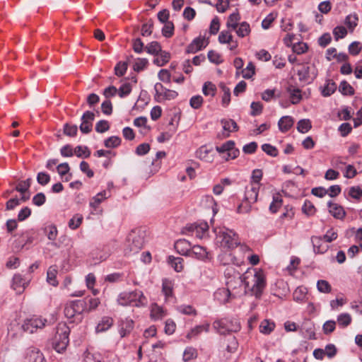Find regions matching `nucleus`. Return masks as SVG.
Here are the masks:
<instances>
[{
	"label": "nucleus",
	"instance_id": "obj_29",
	"mask_svg": "<svg viewBox=\"0 0 362 362\" xmlns=\"http://www.w3.org/2000/svg\"><path fill=\"white\" fill-rule=\"evenodd\" d=\"M170 55L167 52H161L157 55V57L154 59L153 63L158 66H164L168 61L170 60Z\"/></svg>",
	"mask_w": 362,
	"mask_h": 362
},
{
	"label": "nucleus",
	"instance_id": "obj_7",
	"mask_svg": "<svg viewBox=\"0 0 362 362\" xmlns=\"http://www.w3.org/2000/svg\"><path fill=\"white\" fill-rule=\"evenodd\" d=\"M154 99L158 103L173 100L178 95L177 91L164 87L160 83H156L154 85Z\"/></svg>",
	"mask_w": 362,
	"mask_h": 362
},
{
	"label": "nucleus",
	"instance_id": "obj_51",
	"mask_svg": "<svg viewBox=\"0 0 362 362\" xmlns=\"http://www.w3.org/2000/svg\"><path fill=\"white\" fill-rule=\"evenodd\" d=\"M132 89L131 84L129 83H125L117 89L118 95L120 98H124L130 94Z\"/></svg>",
	"mask_w": 362,
	"mask_h": 362
},
{
	"label": "nucleus",
	"instance_id": "obj_44",
	"mask_svg": "<svg viewBox=\"0 0 362 362\" xmlns=\"http://www.w3.org/2000/svg\"><path fill=\"white\" fill-rule=\"evenodd\" d=\"M146 49L148 53L153 55H158L159 52H161L160 45L156 41L149 43Z\"/></svg>",
	"mask_w": 362,
	"mask_h": 362
},
{
	"label": "nucleus",
	"instance_id": "obj_5",
	"mask_svg": "<svg viewBox=\"0 0 362 362\" xmlns=\"http://www.w3.org/2000/svg\"><path fill=\"white\" fill-rule=\"evenodd\" d=\"M146 230L144 227L136 228L131 230L127 236L129 247L132 249H141L144 246Z\"/></svg>",
	"mask_w": 362,
	"mask_h": 362
},
{
	"label": "nucleus",
	"instance_id": "obj_50",
	"mask_svg": "<svg viewBox=\"0 0 362 362\" xmlns=\"http://www.w3.org/2000/svg\"><path fill=\"white\" fill-rule=\"evenodd\" d=\"M235 143L233 141H228V158L235 159L240 153L238 148H234Z\"/></svg>",
	"mask_w": 362,
	"mask_h": 362
},
{
	"label": "nucleus",
	"instance_id": "obj_42",
	"mask_svg": "<svg viewBox=\"0 0 362 362\" xmlns=\"http://www.w3.org/2000/svg\"><path fill=\"white\" fill-rule=\"evenodd\" d=\"M121 144V139L119 136H112L104 141V145L107 148H116Z\"/></svg>",
	"mask_w": 362,
	"mask_h": 362
},
{
	"label": "nucleus",
	"instance_id": "obj_2",
	"mask_svg": "<svg viewBox=\"0 0 362 362\" xmlns=\"http://www.w3.org/2000/svg\"><path fill=\"white\" fill-rule=\"evenodd\" d=\"M86 309V303L82 300H76L66 303L64 315L70 322H79L83 319V313Z\"/></svg>",
	"mask_w": 362,
	"mask_h": 362
},
{
	"label": "nucleus",
	"instance_id": "obj_34",
	"mask_svg": "<svg viewBox=\"0 0 362 362\" xmlns=\"http://www.w3.org/2000/svg\"><path fill=\"white\" fill-rule=\"evenodd\" d=\"M310 66L308 64H303L301 66L300 69L298 70V75L299 76V79L300 81H308L311 78L310 74Z\"/></svg>",
	"mask_w": 362,
	"mask_h": 362
},
{
	"label": "nucleus",
	"instance_id": "obj_47",
	"mask_svg": "<svg viewBox=\"0 0 362 362\" xmlns=\"http://www.w3.org/2000/svg\"><path fill=\"white\" fill-rule=\"evenodd\" d=\"M302 211L307 216H313L315 214L316 209L310 201L305 200L302 207Z\"/></svg>",
	"mask_w": 362,
	"mask_h": 362
},
{
	"label": "nucleus",
	"instance_id": "obj_23",
	"mask_svg": "<svg viewBox=\"0 0 362 362\" xmlns=\"http://www.w3.org/2000/svg\"><path fill=\"white\" fill-rule=\"evenodd\" d=\"M113 325V319L110 317H103L95 327L96 332H103L109 329Z\"/></svg>",
	"mask_w": 362,
	"mask_h": 362
},
{
	"label": "nucleus",
	"instance_id": "obj_26",
	"mask_svg": "<svg viewBox=\"0 0 362 362\" xmlns=\"http://www.w3.org/2000/svg\"><path fill=\"white\" fill-rule=\"evenodd\" d=\"M213 328L220 335H225L226 333V320L224 318L217 319L213 322Z\"/></svg>",
	"mask_w": 362,
	"mask_h": 362
},
{
	"label": "nucleus",
	"instance_id": "obj_1",
	"mask_svg": "<svg viewBox=\"0 0 362 362\" xmlns=\"http://www.w3.org/2000/svg\"><path fill=\"white\" fill-rule=\"evenodd\" d=\"M117 301L122 306L144 307L148 303L147 298L139 290L124 291L118 295Z\"/></svg>",
	"mask_w": 362,
	"mask_h": 362
},
{
	"label": "nucleus",
	"instance_id": "obj_64",
	"mask_svg": "<svg viewBox=\"0 0 362 362\" xmlns=\"http://www.w3.org/2000/svg\"><path fill=\"white\" fill-rule=\"evenodd\" d=\"M347 34V30L344 26H337L333 30V35L337 41L340 38H344Z\"/></svg>",
	"mask_w": 362,
	"mask_h": 362
},
{
	"label": "nucleus",
	"instance_id": "obj_53",
	"mask_svg": "<svg viewBox=\"0 0 362 362\" xmlns=\"http://www.w3.org/2000/svg\"><path fill=\"white\" fill-rule=\"evenodd\" d=\"M195 246H192L189 241L185 239L177 240L174 244V249H194Z\"/></svg>",
	"mask_w": 362,
	"mask_h": 362
},
{
	"label": "nucleus",
	"instance_id": "obj_35",
	"mask_svg": "<svg viewBox=\"0 0 362 362\" xmlns=\"http://www.w3.org/2000/svg\"><path fill=\"white\" fill-rule=\"evenodd\" d=\"M82 362H102V356L99 353H91L86 351Z\"/></svg>",
	"mask_w": 362,
	"mask_h": 362
},
{
	"label": "nucleus",
	"instance_id": "obj_9",
	"mask_svg": "<svg viewBox=\"0 0 362 362\" xmlns=\"http://www.w3.org/2000/svg\"><path fill=\"white\" fill-rule=\"evenodd\" d=\"M95 119V115L90 111H86L81 117V123L80 130L83 134H88L93 128V122Z\"/></svg>",
	"mask_w": 362,
	"mask_h": 362
},
{
	"label": "nucleus",
	"instance_id": "obj_45",
	"mask_svg": "<svg viewBox=\"0 0 362 362\" xmlns=\"http://www.w3.org/2000/svg\"><path fill=\"white\" fill-rule=\"evenodd\" d=\"M317 288L320 292L324 293H329L332 291L331 285L325 280H318L317 282Z\"/></svg>",
	"mask_w": 362,
	"mask_h": 362
},
{
	"label": "nucleus",
	"instance_id": "obj_8",
	"mask_svg": "<svg viewBox=\"0 0 362 362\" xmlns=\"http://www.w3.org/2000/svg\"><path fill=\"white\" fill-rule=\"evenodd\" d=\"M209 230V225L205 221H199L187 224L183 229V233L195 235L198 238H203L206 236Z\"/></svg>",
	"mask_w": 362,
	"mask_h": 362
},
{
	"label": "nucleus",
	"instance_id": "obj_48",
	"mask_svg": "<svg viewBox=\"0 0 362 362\" xmlns=\"http://www.w3.org/2000/svg\"><path fill=\"white\" fill-rule=\"evenodd\" d=\"M291 101L293 104L298 103L301 98L300 90L298 88H289Z\"/></svg>",
	"mask_w": 362,
	"mask_h": 362
},
{
	"label": "nucleus",
	"instance_id": "obj_3",
	"mask_svg": "<svg viewBox=\"0 0 362 362\" xmlns=\"http://www.w3.org/2000/svg\"><path fill=\"white\" fill-rule=\"evenodd\" d=\"M259 185L257 184H250L246 187L245 197L238 207L239 213H248L251 209V205L257 200Z\"/></svg>",
	"mask_w": 362,
	"mask_h": 362
},
{
	"label": "nucleus",
	"instance_id": "obj_12",
	"mask_svg": "<svg viewBox=\"0 0 362 362\" xmlns=\"http://www.w3.org/2000/svg\"><path fill=\"white\" fill-rule=\"evenodd\" d=\"M134 321L126 317L121 319L118 322V332L122 338L129 335L134 329Z\"/></svg>",
	"mask_w": 362,
	"mask_h": 362
},
{
	"label": "nucleus",
	"instance_id": "obj_10",
	"mask_svg": "<svg viewBox=\"0 0 362 362\" xmlns=\"http://www.w3.org/2000/svg\"><path fill=\"white\" fill-rule=\"evenodd\" d=\"M253 285L252 286V291L254 294L259 297L265 287V279L264 274L261 272H255L253 276Z\"/></svg>",
	"mask_w": 362,
	"mask_h": 362
},
{
	"label": "nucleus",
	"instance_id": "obj_22",
	"mask_svg": "<svg viewBox=\"0 0 362 362\" xmlns=\"http://www.w3.org/2000/svg\"><path fill=\"white\" fill-rule=\"evenodd\" d=\"M293 124L294 120L291 116H284L279 119L278 127L281 132H286L293 127Z\"/></svg>",
	"mask_w": 362,
	"mask_h": 362
},
{
	"label": "nucleus",
	"instance_id": "obj_30",
	"mask_svg": "<svg viewBox=\"0 0 362 362\" xmlns=\"http://www.w3.org/2000/svg\"><path fill=\"white\" fill-rule=\"evenodd\" d=\"M275 324L269 320H264L259 325V331L264 334H270L274 329Z\"/></svg>",
	"mask_w": 362,
	"mask_h": 362
},
{
	"label": "nucleus",
	"instance_id": "obj_62",
	"mask_svg": "<svg viewBox=\"0 0 362 362\" xmlns=\"http://www.w3.org/2000/svg\"><path fill=\"white\" fill-rule=\"evenodd\" d=\"M305 288L298 287L293 292V299L297 302L303 300L306 296Z\"/></svg>",
	"mask_w": 362,
	"mask_h": 362
},
{
	"label": "nucleus",
	"instance_id": "obj_13",
	"mask_svg": "<svg viewBox=\"0 0 362 362\" xmlns=\"http://www.w3.org/2000/svg\"><path fill=\"white\" fill-rule=\"evenodd\" d=\"M29 281V280L23 278L21 274H16L12 279L11 287L17 293L20 294L28 286Z\"/></svg>",
	"mask_w": 362,
	"mask_h": 362
},
{
	"label": "nucleus",
	"instance_id": "obj_6",
	"mask_svg": "<svg viewBox=\"0 0 362 362\" xmlns=\"http://www.w3.org/2000/svg\"><path fill=\"white\" fill-rule=\"evenodd\" d=\"M47 323V320L46 318L41 316L33 315L23 321L22 329L23 331L32 334L37 332L38 329H43Z\"/></svg>",
	"mask_w": 362,
	"mask_h": 362
},
{
	"label": "nucleus",
	"instance_id": "obj_59",
	"mask_svg": "<svg viewBox=\"0 0 362 362\" xmlns=\"http://www.w3.org/2000/svg\"><path fill=\"white\" fill-rule=\"evenodd\" d=\"M175 329L176 325L175 322L171 319H168L165 323V333L168 335H171L175 332Z\"/></svg>",
	"mask_w": 362,
	"mask_h": 362
},
{
	"label": "nucleus",
	"instance_id": "obj_61",
	"mask_svg": "<svg viewBox=\"0 0 362 362\" xmlns=\"http://www.w3.org/2000/svg\"><path fill=\"white\" fill-rule=\"evenodd\" d=\"M208 58L211 62L216 64L223 62V57L215 51H209L208 53Z\"/></svg>",
	"mask_w": 362,
	"mask_h": 362
},
{
	"label": "nucleus",
	"instance_id": "obj_60",
	"mask_svg": "<svg viewBox=\"0 0 362 362\" xmlns=\"http://www.w3.org/2000/svg\"><path fill=\"white\" fill-rule=\"evenodd\" d=\"M83 217L81 215L74 216L69 221V226L71 229H76L81 223Z\"/></svg>",
	"mask_w": 362,
	"mask_h": 362
},
{
	"label": "nucleus",
	"instance_id": "obj_37",
	"mask_svg": "<svg viewBox=\"0 0 362 362\" xmlns=\"http://www.w3.org/2000/svg\"><path fill=\"white\" fill-rule=\"evenodd\" d=\"M216 91V86L210 81L204 83L202 92L206 96H214Z\"/></svg>",
	"mask_w": 362,
	"mask_h": 362
},
{
	"label": "nucleus",
	"instance_id": "obj_41",
	"mask_svg": "<svg viewBox=\"0 0 362 362\" xmlns=\"http://www.w3.org/2000/svg\"><path fill=\"white\" fill-rule=\"evenodd\" d=\"M177 310L183 315H196V310L189 305H181L177 307Z\"/></svg>",
	"mask_w": 362,
	"mask_h": 362
},
{
	"label": "nucleus",
	"instance_id": "obj_17",
	"mask_svg": "<svg viewBox=\"0 0 362 362\" xmlns=\"http://www.w3.org/2000/svg\"><path fill=\"white\" fill-rule=\"evenodd\" d=\"M109 197H110V194L106 190H103L98 193L91 199L89 205L93 209L94 211H96L98 208L99 207V205Z\"/></svg>",
	"mask_w": 362,
	"mask_h": 362
},
{
	"label": "nucleus",
	"instance_id": "obj_16",
	"mask_svg": "<svg viewBox=\"0 0 362 362\" xmlns=\"http://www.w3.org/2000/svg\"><path fill=\"white\" fill-rule=\"evenodd\" d=\"M151 318L154 320H160L167 315V310L157 303H153L150 308Z\"/></svg>",
	"mask_w": 362,
	"mask_h": 362
},
{
	"label": "nucleus",
	"instance_id": "obj_27",
	"mask_svg": "<svg viewBox=\"0 0 362 362\" xmlns=\"http://www.w3.org/2000/svg\"><path fill=\"white\" fill-rule=\"evenodd\" d=\"M197 351L195 348L187 346L183 352L182 360L184 362H189L197 358Z\"/></svg>",
	"mask_w": 362,
	"mask_h": 362
},
{
	"label": "nucleus",
	"instance_id": "obj_39",
	"mask_svg": "<svg viewBox=\"0 0 362 362\" xmlns=\"http://www.w3.org/2000/svg\"><path fill=\"white\" fill-rule=\"evenodd\" d=\"M312 127L311 122L308 119H303L297 123V129L300 133L308 132Z\"/></svg>",
	"mask_w": 362,
	"mask_h": 362
},
{
	"label": "nucleus",
	"instance_id": "obj_38",
	"mask_svg": "<svg viewBox=\"0 0 362 362\" xmlns=\"http://www.w3.org/2000/svg\"><path fill=\"white\" fill-rule=\"evenodd\" d=\"M282 206V199L279 194H276L273 197V201L270 204L269 210L272 213H276Z\"/></svg>",
	"mask_w": 362,
	"mask_h": 362
},
{
	"label": "nucleus",
	"instance_id": "obj_63",
	"mask_svg": "<svg viewBox=\"0 0 362 362\" xmlns=\"http://www.w3.org/2000/svg\"><path fill=\"white\" fill-rule=\"evenodd\" d=\"M78 132V127L76 125L66 124L64 127V133L69 136H75Z\"/></svg>",
	"mask_w": 362,
	"mask_h": 362
},
{
	"label": "nucleus",
	"instance_id": "obj_25",
	"mask_svg": "<svg viewBox=\"0 0 362 362\" xmlns=\"http://www.w3.org/2000/svg\"><path fill=\"white\" fill-rule=\"evenodd\" d=\"M168 264L177 272H180L183 269V259L180 257L169 256Z\"/></svg>",
	"mask_w": 362,
	"mask_h": 362
},
{
	"label": "nucleus",
	"instance_id": "obj_14",
	"mask_svg": "<svg viewBox=\"0 0 362 362\" xmlns=\"http://www.w3.org/2000/svg\"><path fill=\"white\" fill-rule=\"evenodd\" d=\"M179 254L182 256L191 257L203 261L211 257V253L207 250H199L198 252H195L194 250H180Z\"/></svg>",
	"mask_w": 362,
	"mask_h": 362
},
{
	"label": "nucleus",
	"instance_id": "obj_46",
	"mask_svg": "<svg viewBox=\"0 0 362 362\" xmlns=\"http://www.w3.org/2000/svg\"><path fill=\"white\" fill-rule=\"evenodd\" d=\"M337 89V85L332 81H328L326 86L324 87L322 94L323 96L327 97L331 95Z\"/></svg>",
	"mask_w": 362,
	"mask_h": 362
},
{
	"label": "nucleus",
	"instance_id": "obj_49",
	"mask_svg": "<svg viewBox=\"0 0 362 362\" xmlns=\"http://www.w3.org/2000/svg\"><path fill=\"white\" fill-rule=\"evenodd\" d=\"M214 296L218 302L225 304L226 303V289L224 288L217 289Z\"/></svg>",
	"mask_w": 362,
	"mask_h": 362
},
{
	"label": "nucleus",
	"instance_id": "obj_21",
	"mask_svg": "<svg viewBox=\"0 0 362 362\" xmlns=\"http://www.w3.org/2000/svg\"><path fill=\"white\" fill-rule=\"evenodd\" d=\"M329 208V213L336 218L343 219L346 215L345 211L343 207L337 204H333L331 202H328Z\"/></svg>",
	"mask_w": 362,
	"mask_h": 362
},
{
	"label": "nucleus",
	"instance_id": "obj_11",
	"mask_svg": "<svg viewBox=\"0 0 362 362\" xmlns=\"http://www.w3.org/2000/svg\"><path fill=\"white\" fill-rule=\"evenodd\" d=\"M209 44L208 37L205 36H199L195 38L187 47V53H196L197 52L206 47Z\"/></svg>",
	"mask_w": 362,
	"mask_h": 362
},
{
	"label": "nucleus",
	"instance_id": "obj_55",
	"mask_svg": "<svg viewBox=\"0 0 362 362\" xmlns=\"http://www.w3.org/2000/svg\"><path fill=\"white\" fill-rule=\"evenodd\" d=\"M74 153L78 157L88 158L90 156V151L87 146H78L74 148Z\"/></svg>",
	"mask_w": 362,
	"mask_h": 362
},
{
	"label": "nucleus",
	"instance_id": "obj_52",
	"mask_svg": "<svg viewBox=\"0 0 362 362\" xmlns=\"http://www.w3.org/2000/svg\"><path fill=\"white\" fill-rule=\"evenodd\" d=\"M255 66L252 62H249L246 68L242 70L243 77L250 78L255 73Z\"/></svg>",
	"mask_w": 362,
	"mask_h": 362
},
{
	"label": "nucleus",
	"instance_id": "obj_19",
	"mask_svg": "<svg viewBox=\"0 0 362 362\" xmlns=\"http://www.w3.org/2000/svg\"><path fill=\"white\" fill-rule=\"evenodd\" d=\"M209 329L210 324L208 322L204 323L203 325H197L187 333V338L191 339L194 337H197L203 332H209Z\"/></svg>",
	"mask_w": 362,
	"mask_h": 362
},
{
	"label": "nucleus",
	"instance_id": "obj_20",
	"mask_svg": "<svg viewBox=\"0 0 362 362\" xmlns=\"http://www.w3.org/2000/svg\"><path fill=\"white\" fill-rule=\"evenodd\" d=\"M162 293L165 296L166 301L170 300L173 297V284L170 280L168 279L163 280Z\"/></svg>",
	"mask_w": 362,
	"mask_h": 362
},
{
	"label": "nucleus",
	"instance_id": "obj_33",
	"mask_svg": "<svg viewBox=\"0 0 362 362\" xmlns=\"http://www.w3.org/2000/svg\"><path fill=\"white\" fill-rule=\"evenodd\" d=\"M228 249H233L238 247L240 243L238 240L236 234L232 231L228 230Z\"/></svg>",
	"mask_w": 362,
	"mask_h": 362
},
{
	"label": "nucleus",
	"instance_id": "obj_43",
	"mask_svg": "<svg viewBox=\"0 0 362 362\" xmlns=\"http://www.w3.org/2000/svg\"><path fill=\"white\" fill-rule=\"evenodd\" d=\"M339 90L343 95H351L354 93L353 87L346 81L341 82L339 86Z\"/></svg>",
	"mask_w": 362,
	"mask_h": 362
},
{
	"label": "nucleus",
	"instance_id": "obj_31",
	"mask_svg": "<svg viewBox=\"0 0 362 362\" xmlns=\"http://www.w3.org/2000/svg\"><path fill=\"white\" fill-rule=\"evenodd\" d=\"M28 362H45L43 354L38 350H32L28 354Z\"/></svg>",
	"mask_w": 362,
	"mask_h": 362
},
{
	"label": "nucleus",
	"instance_id": "obj_32",
	"mask_svg": "<svg viewBox=\"0 0 362 362\" xmlns=\"http://www.w3.org/2000/svg\"><path fill=\"white\" fill-rule=\"evenodd\" d=\"M234 30L239 37H244L248 35L249 33H250V27L247 22H242L238 25V28Z\"/></svg>",
	"mask_w": 362,
	"mask_h": 362
},
{
	"label": "nucleus",
	"instance_id": "obj_4",
	"mask_svg": "<svg viewBox=\"0 0 362 362\" xmlns=\"http://www.w3.org/2000/svg\"><path fill=\"white\" fill-rule=\"evenodd\" d=\"M69 329L66 325H59L53 340V347L59 353L64 351L69 344Z\"/></svg>",
	"mask_w": 362,
	"mask_h": 362
},
{
	"label": "nucleus",
	"instance_id": "obj_54",
	"mask_svg": "<svg viewBox=\"0 0 362 362\" xmlns=\"http://www.w3.org/2000/svg\"><path fill=\"white\" fill-rule=\"evenodd\" d=\"M174 33V25L170 22H166L164 23V26L162 28V34L165 37H170Z\"/></svg>",
	"mask_w": 362,
	"mask_h": 362
},
{
	"label": "nucleus",
	"instance_id": "obj_40",
	"mask_svg": "<svg viewBox=\"0 0 362 362\" xmlns=\"http://www.w3.org/2000/svg\"><path fill=\"white\" fill-rule=\"evenodd\" d=\"M351 317L349 313H341L337 317V322L339 326L346 327L351 322Z\"/></svg>",
	"mask_w": 362,
	"mask_h": 362
},
{
	"label": "nucleus",
	"instance_id": "obj_24",
	"mask_svg": "<svg viewBox=\"0 0 362 362\" xmlns=\"http://www.w3.org/2000/svg\"><path fill=\"white\" fill-rule=\"evenodd\" d=\"M57 267L55 265L50 266L47 272V282L53 286L58 285L57 280Z\"/></svg>",
	"mask_w": 362,
	"mask_h": 362
},
{
	"label": "nucleus",
	"instance_id": "obj_36",
	"mask_svg": "<svg viewBox=\"0 0 362 362\" xmlns=\"http://www.w3.org/2000/svg\"><path fill=\"white\" fill-rule=\"evenodd\" d=\"M358 21V18L356 14H350L346 17L344 24L352 32L354 30L355 27L357 25Z\"/></svg>",
	"mask_w": 362,
	"mask_h": 362
},
{
	"label": "nucleus",
	"instance_id": "obj_56",
	"mask_svg": "<svg viewBox=\"0 0 362 362\" xmlns=\"http://www.w3.org/2000/svg\"><path fill=\"white\" fill-rule=\"evenodd\" d=\"M228 352H235L238 348V342L233 335H228Z\"/></svg>",
	"mask_w": 362,
	"mask_h": 362
},
{
	"label": "nucleus",
	"instance_id": "obj_15",
	"mask_svg": "<svg viewBox=\"0 0 362 362\" xmlns=\"http://www.w3.org/2000/svg\"><path fill=\"white\" fill-rule=\"evenodd\" d=\"M213 148L208 146H202L196 151L197 158L206 162L213 160Z\"/></svg>",
	"mask_w": 362,
	"mask_h": 362
},
{
	"label": "nucleus",
	"instance_id": "obj_18",
	"mask_svg": "<svg viewBox=\"0 0 362 362\" xmlns=\"http://www.w3.org/2000/svg\"><path fill=\"white\" fill-rule=\"evenodd\" d=\"M110 254L106 250H93L90 253L89 262L90 264L95 265L105 260Z\"/></svg>",
	"mask_w": 362,
	"mask_h": 362
},
{
	"label": "nucleus",
	"instance_id": "obj_58",
	"mask_svg": "<svg viewBox=\"0 0 362 362\" xmlns=\"http://www.w3.org/2000/svg\"><path fill=\"white\" fill-rule=\"evenodd\" d=\"M336 327V322L334 320L326 321L323 326L322 330L325 334H329L333 332Z\"/></svg>",
	"mask_w": 362,
	"mask_h": 362
},
{
	"label": "nucleus",
	"instance_id": "obj_28",
	"mask_svg": "<svg viewBox=\"0 0 362 362\" xmlns=\"http://www.w3.org/2000/svg\"><path fill=\"white\" fill-rule=\"evenodd\" d=\"M228 29L235 30L240 24V16L238 11L230 14L228 17Z\"/></svg>",
	"mask_w": 362,
	"mask_h": 362
},
{
	"label": "nucleus",
	"instance_id": "obj_57",
	"mask_svg": "<svg viewBox=\"0 0 362 362\" xmlns=\"http://www.w3.org/2000/svg\"><path fill=\"white\" fill-rule=\"evenodd\" d=\"M148 63V62L146 59L138 58L134 62V70L138 72L141 71L146 67Z\"/></svg>",
	"mask_w": 362,
	"mask_h": 362
}]
</instances>
